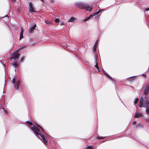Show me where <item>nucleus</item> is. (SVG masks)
Segmentation results:
<instances>
[{
  "label": "nucleus",
  "mask_w": 149,
  "mask_h": 149,
  "mask_svg": "<svg viewBox=\"0 0 149 149\" xmlns=\"http://www.w3.org/2000/svg\"><path fill=\"white\" fill-rule=\"evenodd\" d=\"M24 59L23 57H22L20 58V61H22Z\"/></svg>",
  "instance_id": "5701e85b"
},
{
  "label": "nucleus",
  "mask_w": 149,
  "mask_h": 149,
  "mask_svg": "<svg viewBox=\"0 0 149 149\" xmlns=\"http://www.w3.org/2000/svg\"><path fill=\"white\" fill-rule=\"evenodd\" d=\"M97 42H98V40H97L96 41V42H95V45H94V50H96V45L97 44Z\"/></svg>",
  "instance_id": "dca6fc26"
},
{
  "label": "nucleus",
  "mask_w": 149,
  "mask_h": 149,
  "mask_svg": "<svg viewBox=\"0 0 149 149\" xmlns=\"http://www.w3.org/2000/svg\"><path fill=\"white\" fill-rule=\"evenodd\" d=\"M36 25L34 24L29 29V31L30 33H32V31L34 30L36 27Z\"/></svg>",
  "instance_id": "6e6552de"
},
{
  "label": "nucleus",
  "mask_w": 149,
  "mask_h": 149,
  "mask_svg": "<svg viewBox=\"0 0 149 149\" xmlns=\"http://www.w3.org/2000/svg\"><path fill=\"white\" fill-rule=\"evenodd\" d=\"M26 123H27L29 124L30 125H32V123L31 122H30L29 121H27L26 122Z\"/></svg>",
  "instance_id": "6ab92c4d"
},
{
  "label": "nucleus",
  "mask_w": 149,
  "mask_h": 149,
  "mask_svg": "<svg viewBox=\"0 0 149 149\" xmlns=\"http://www.w3.org/2000/svg\"><path fill=\"white\" fill-rule=\"evenodd\" d=\"M136 121H134L133 123H132V124L134 125H135L136 124Z\"/></svg>",
  "instance_id": "393cba45"
},
{
  "label": "nucleus",
  "mask_w": 149,
  "mask_h": 149,
  "mask_svg": "<svg viewBox=\"0 0 149 149\" xmlns=\"http://www.w3.org/2000/svg\"><path fill=\"white\" fill-rule=\"evenodd\" d=\"M144 77H146V75H144Z\"/></svg>",
  "instance_id": "c85d7f7f"
},
{
  "label": "nucleus",
  "mask_w": 149,
  "mask_h": 149,
  "mask_svg": "<svg viewBox=\"0 0 149 149\" xmlns=\"http://www.w3.org/2000/svg\"><path fill=\"white\" fill-rule=\"evenodd\" d=\"M38 125V126L39 127H40V128H41V129H42V130L43 131H44V130H43V129L42 128V127H41L40 125Z\"/></svg>",
  "instance_id": "b1692460"
},
{
  "label": "nucleus",
  "mask_w": 149,
  "mask_h": 149,
  "mask_svg": "<svg viewBox=\"0 0 149 149\" xmlns=\"http://www.w3.org/2000/svg\"><path fill=\"white\" fill-rule=\"evenodd\" d=\"M16 69H15V71H16Z\"/></svg>",
  "instance_id": "2f4dec72"
},
{
  "label": "nucleus",
  "mask_w": 149,
  "mask_h": 149,
  "mask_svg": "<svg viewBox=\"0 0 149 149\" xmlns=\"http://www.w3.org/2000/svg\"><path fill=\"white\" fill-rule=\"evenodd\" d=\"M33 131L36 135H40L42 137L44 143L46 145L47 141L44 136L40 133L39 129L37 127H34L33 128Z\"/></svg>",
  "instance_id": "f03ea898"
},
{
  "label": "nucleus",
  "mask_w": 149,
  "mask_h": 149,
  "mask_svg": "<svg viewBox=\"0 0 149 149\" xmlns=\"http://www.w3.org/2000/svg\"><path fill=\"white\" fill-rule=\"evenodd\" d=\"M145 11H149V8L145 9Z\"/></svg>",
  "instance_id": "a878e982"
},
{
  "label": "nucleus",
  "mask_w": 149,
  "mask_h": 149,
  "mask_svg": "<svg viewBox=\"0 0 149 149\" xmlns=\"http://www.w3.org/2000/svg\"><path fill=\"white\" fill-rule=\"evenodd\" d=\"M142 116V114L140 113H136L135 114L134 116V118H137L139 116Z\"/></svg>",
  "instance_id": "f8f14e48"
},
{
  "label": "nucleus",
  "mask_w": 149,
  "mask_h": 149,
  "mask_svg": "<svg viewBox=\"0 0 149 149\" xmlns=\"http://www.w3.org/2000/svg\"><path fill=\"white\" fill-rule=\"evenodd\" d=\"M97 54H95V61L96 62V65L95 66L97 69H98V63L97 62Z\"/></svg>",
  "instance_id": "1a4fd4ad"
},
{
  "label": "nucleus",
  "mask_w": 149,
  "mask_h": 149,
  "mask_svg": "<svg viewBox=\"0 0 149 149\" xmlns=\"http://www.w3.org/2000/svg\"><path fill=\"white\" fill-rule=\"evenodd\" d=\"M5 112H6V110H4V113H5Z\"/></svg>",
  "instance_id": "7c9ffc66"
},
{
  "label": "nucleus",
  "mask_w": 149,
  "mask_h": 149,
  "mask_svg": "<svg viewBox=\"0 0 149 149\" xmlns=\"http://www.w3.org/2000/svg\"><path fill=\"white\" fill-rule=\"evenodd\" d=\"M147 87H148V89H149V84L148 85H147Z\"/></svg>",
  "instance_id": "cd10ccee"
},
{
  "label": "nucleus",
  "mask_w": 149,
  "mask_h": 149,
  "mask_svg": "<svg viewBox=\"0 0 149 149\" xmlns=\"http://www.w3.org/2000/svg\"><path fill=\"white\" fill-rule=\"evenodd\" d=\"M104 72L106 75H107L109 77V78L110 79H111V77L105 71H104Z\"/></svg>",
  "instance_id": "2eb2a0df"
},
{
  "label": "nucleus",
  "mask_w": 149,
  "mask_h": 149,
  "mask_svg": "<svg viewBox=\"0 0 149 149\" xmlns=\"http://www.w3.org/2000/svg\"><path fill=\"white\" fill-rule=\"evenodd\" d=\"M143 97H141L140 100L139 107H144L146 108H149V100L145 101L143 102Z\"/></svg>",
  "instance_id": "7ed1b4c3"
},
{
  "label": "nucleus",
  "mask_w": 149,
  "mask_h": 149,
  "mask_svg": "<svg viewBox=\"0 0 149 149\" xmlns=\"http://www.w3.org/2000/svg\"><path fill=\"white\" fill-rule=\"evenodd\" d=\"M146 109V111L147 113L149 114V108Z\"/></svg>",
  "instance_id": "aec40b11"
},
{
  "label": "nucleus",
  "mask_w": 149,
  "mask_h": 149,
  "mask_svg": "<svg viewBox=\"0 0 149 149\" xmlns=\"http://www.w3.org/2000/svg\"><path fill=\"white\" fill-rule=\"evenodd\" d=\"M101 11V10H99L97 12L94 13L93 15H90L89 17L85 19L84 20V21H87L88 20L90 19L92 17H93L94 16H95L96 15H97Z\"/></svg>",
  "instance_id": "423d86ee"
},
{
  "label": "nucleus",
  "mask_w": 149,
  "mask_h": 149,
  "mask_svg": "<svg viewBox=\"0 0 149 149\" xmlns=\"http://www.w3.org/2000/svg\"><path fill=\"white\" fill-rule=\"evenodd\" d=\"M76 6L81 9H85L87 10L90 12L93 8V6L88 4H85L81 3H75Z\"/></svg>",
  "instance_id": "f257e3e1"
},
{
  "label": "nucleus",
  "mask_w": 149,
  "mask_h": 149,
  "mask_svg": "<svg viewBox=\"0 0 149 149\" xmlns=\"http://www.w3.org/2000/svg\"><path fill=\"white\" fill-rule=\"evenodd\" d=\"M76 19V18H75L74 17H71L70 19L68 21V22H73Z\"/></svg>",
  "instance_id": "9b49d317"
},
{
  "label": "nucleus",
  "mask_w": 149,
  "mask_h": 149,
  "mask_svg": "<svg viewBox=\"0 0 149 149\" xmlns=\"http://www.w3.org/2000/svg\"><path fill=\"white\" fill-rule=\"evenodd\" d=\"M42 1L43 2L44 1V0H40Z\"/></svg>",
  "instance_id": "c756f323"
},
{
  "label": "nucleus",
  "mask_w": 149,
  "mask_h": 149,
  "mask_svg": "<svg viewBox=\"0 0 149 149\" xmlns=\"http://www.w3.org/2000/svg\"><path fill=\"white\" fill-rule=\"evenodd\" d=\"M148 69H149V68H148Z\"/></svg>",
  "instance_id": "72a5a7b5"
},
{
  "label": "nucleus",
  "mask_w": 149,
  "mask_h": 149,
  "mask_svg": "<svg viewBox=\"0 0 149 149\" xmlns=\"http://www.w3.org/2000/svg\"><path fill=\"white\" fill-rule=\"evenodd\" d=\"M139 99L137 98L135 99L134 102V103L135 105L139 101Z\"/></svg>",
  "instance_id": "4468645a"
},
{
  "label": "nucleus",
  "mask_w": 149,
  "mask_h": 149,
  "mask_svg": "<svg viewBox=\"0 0 149 149\" xmlns=\"http://www.w3.org/2000/svg\"><path fill=\"white\" fill-rule=\"evenodd\" d=\"M55 22H56V23H58V22L59 21V19L58 18H56L55 20Z\"/></svg>",
  "instance_id": "a211bd4d"
},
{
  "label": "nucleus",
  "mask_w": 149,
  "mask_h": 149,
  "mask_svg": "<svg viewBox=\"0 0 149 149\" xmlns=\"http://www.w3.org/2000/svg\"><path fill=\"white\" fill-rule=\"evenodd\" d=\"M16 0H12L13 3Z\"/></svg>",
  "instance_id": "bb28decb"
},
{
  "label": "nucleus",
  "mask_w": 149,
  "mask_h": 149,
  "mask_svg": "<svg viewBox=\"0 0 149 149\" xmlns=\"http://www.w3.org/2000/svg\"><path fill=\"white\" fill-rule=\"evenodd\" d=\"M13 65L15 68L16 69H17L18 67V64L17 62H14Z\"/></svg>",
  "instance_id": "9d476101"
},
{
  "label": "nucleus",
  "mask_w": 149,
  "mask_h": 149,
  "mask_svg": "<svg viewBox=\"0 0 149 149\" xmlns=\"http://www.w3.org/2000/svg\"><path fill=\"white\" fill-rule=\"evenodd\" d=\"M62 24L64 25V23H62Z\"/></svg>",
  "instance_id": "473e14b6"
},
{
  "label": "nucleus",
  "mask_w": 149,
  "mask_h": 149,
  "mask_svg": "<svg viewBox=\"0 0 149 149\" xmlns=\"http://www.w3.org/2000/svg\"><path fill=\"white\" fill-rule=\"evenodd\" d=\"M23 38V35H20V38H19V40H20L21 39H22Z\"/></svg>",
  "instance_id": "4be33fe9"
},
{
  "label": "nucleus",
  "mask_w": 149,
  "mask_h": 149,
  "mask_svg": "<svg viewBox=\"0 0 149 149\" xmlns=\"http://www.w3.org/2000/svg\"><path fill=\"white\" fill-rule=\"evenodd\" d=\"M19 56V54L18 53V52H16L12 55L13 59L14 60H15L18 58Z\"/></svg>",
  "instance_id": "0eeeda50"
},
{
  "label": "nucleus",
  "mask_w": 149,
  "mask_h": 149,
  "mask_svg": "<svg viewBox=\"0 0 149 149\" xmlns=\"http://www.w3.org/2000/svg\"><path fill=\"white\" fill-rule=\"evenodd\" d=\"M21 31L20 33V35H23V30L22 29V28L21 29Z\"/></svg>",
  "instance_id": "f3484780"
},
{
  "label": "nucleus",
  "mask_w": 149,
  "mask_h": 149,
  "mask_svg": "<svg viewBox=\"0 0 149 149\" xmlns=\"http://www.w3.org/2000/svg\"><path fill=\"white\" fill-rule=\"evenodd\" d=\"M149 91V89H148V87H147V88L146 89H145V90L144 91V93L146 95H147L148 92V91Z\"/></svg>",
  "instance_id": "ddd939ff"
},
{
  "label": "nucleus",
  "mask_w": 149,
  "mask_h": 149,
  "mask_svg": "<svg viewBox=\"0 0 149 149\" xmlns=\"http://www.w3.org/2000/svg\"><path fill=\"white\" fill-rule=\"evenodd\" d=\"M35 8L31 2H30L29 3V11L31 13L33 12H36V11L34 10Z\"/></svg>",
  "instance_id": "39448f33"
},
{
  "label": "nucleus",
  "mask_w": 149,
  "mask_h": 149,
  "mask_svg": "<svg viewBox=\"0 0 149 149\" xmlns=\"http://www.w3.org/2000/svg\"><path fill=\"white\" fill-rule=\"evenodd\" d=\"M16 80L15 78H14L13 80V84H15V88L16 89H18V86L20 82V80H18L16 82Z\"/></svg>",
  "instance_id": "20e7f679"
},
{
  "label": "nucleus",
  "mask_w": 149,
  "mask_h": 149,
  "mask_svg": "<svg viewBox=\"0 0 149 149\" xmlns=\"http://www.w3.org/2000/svg\"><path fill=\"white\" fill-rule=\"evenodd\" d=\"M97 138L99 139H104V137H97Z\"/></svg>",
  "instance_id": "412c9836"
}]
</instances>
